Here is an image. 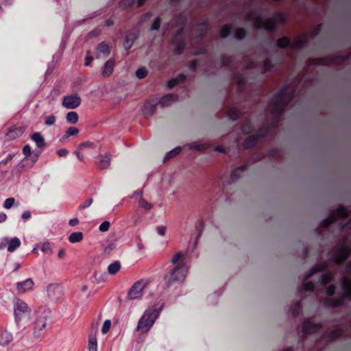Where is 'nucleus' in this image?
<instances>
[{"label":"nucleus","instance_id":"6","mask_svg":"<svg viewBox=\"0 0 351 351\" xmlns=\"http://www.w3.org/2000/svg\"><path fill=\"white\" fill-rule=\"evenodd\" d=\"M147 285V281L145 280H140L136 282L132 286L128 292L129 300H134L141 298L143 295V291Z\"/></svg>","mask_w":351,"mask_h":351},{"label":"nucleus","instance_id":"27","mask_svg":"<svg viewBox=\"0 0 351 351\" xmlns=\"http://www.w3.org/2000/svg\"><path fill=\"white\" fill-rule=\"evenodd\" d=\"M160 23H161V19L159 17L155 18L150 25L149 30H151V31L159 30Z\"/></svg>","mask_w":351,"mask_h":351},{"label":"nucleus","instance_id":"4","mask_svg":"<svg viewBox=\"0 0 351 351\" xmlns=\"http://www.w3.org/2000/svg\"><path fill=\"white\" fill-rule=\"evenodd\" d=\"M14 313L16 322L25 321L30 315V309L25 302L17 300L14 304Z\"/></svg>","mask_w":351,"mask_h":351},{"label":"nucleus","instance_id":"31","mask_svg":"<svg viewBox=\"0 0 351 351\" xmlns=\"http://www.w3.org/2000/svg\"><path fill=\"white\" fill-rule=\"evenodd\" d=\"M79 133V130L74 127H71L68 128L66 131V138L69 136H75Z\"/></svg>","mask_w":351,"mask_h":351},{"label":"nucleus","instance_id":"47","mask_svg":"<svg viewBox=\"0 0 351 351\" xmlns=\"http://www.w3.org/2000/svg\"><path fill=\"white\" fill-rule=\"evenodd\" d=\"M92 203H93V199L90 198V199H87L86 204L85 205L82 206L80 208L82 209L86 208L90 206L92 204Z\"/></svg>","mask_w":351,"mask_h":351},{"label":"nucleus","instance_id":"5","mask_svg":"<svg viewBox=\"0 0 351 351\" xmlns=\"http://www.w3.org/2000/svg\"><path fill=\"white\" fill-rule=\"evenodd\" d=\"M289 97L287 95H280L274 97L272 99L271 112L274 117L281 114L284 106L289 102Z\"/></svg>","mask_w":351,"mask_h":351},{"label":"nucleus","instance_id":"14","mask_svg":"<svg viewBox=\"0 0 351 351\" xmlns=\"http://www.w3.org/2000/svg\"><path fill=\"white\" fill-rule=\"evenodd\" d=\"M137 39V36L135 34H128L125 36L124 47L126 49H130Z\"/></svg>","mask_w":351,"mask_h":351},{"label":"nucleus","instance_id":"24","mask_svg":"<svg viewBox=\"0 0 351 351\" xmlns=\"http://www.w3.org/2000/svg\"><path fill=\"white\" fill-rule=\"evenodd\" d=\"M99 161L102 168L106 169L110 165V158L108 155H102L99 156Z\"/></svg>","mask_w":351,"mask_h":351},{"label":"nucleus","instance_id":"17","mask_svg":"<svg viewBox=\"0 0 351 351\" xmlns=\"http://www.w3.org/2000/svg\"><path fill=\"white\" fill-rule=\"evenodd\" d=\"M32 140L36 143L38 147H43L45 145V139L40 133L36 132L32 136Z\"/></svg>","mask_w":351,"mask_h":351},{"label":"nucleus","instance_id":"12","mask_svg":"<svg viewBox=\"0 0 351 351\" xmlns=\"http://www.w3.org/2000/svg\"><path fill=\"white\" fill-rule=\"evenodd\" d=\"M115 62L114 60L110 58L106 61L101 70V75L104 77L110 76L114 71Z\"/></svg>","mask_w":351,"mask_h":351},{"label":"nucleus","instance_id":"50","mask_svg":"<svg viewBox=\"0 0 351 351\" xmlns=\"http://www.w3.org/2000/svg\"><path fill=\"white\" fill-rule=\"evenodd\" d=\"M49 249V243H43L41 246V251L45 252Z\"/></svg>","mask_w":351,"mask_h":351},{"label":"nucleus","instance_id":"2","mask_svg":"<svg viewBox=\"0 0 351 351\" xmlns=\"http://www.w3.org/2000/svg\"><path fill=\"white\" fill-rule=\"evenodd\" d=\"M285 22V17L281 13L273 15L271 17L263 21L260 16L255 15L254 20V25L256 29H271L276 25L282 24Z\"/></svg>","mask_w":351,"mask_h":351},{"label":"nucleus","instance_id":"11","mask_svg":"<svg viewBox=\"0 0 351 351\" xmlns=\"http://www.w3.org/2000/svg\"><path fill=\"white\" fill-rule=\"evenodd\" d=\"M34 286V282L32 279L28 278L24 281L19 282L16 284V289L19 293H24L27 291H31Z\"/></svg>","mask_w":351,"mask_h":351},{"label":"nucleus","instance_id":"30","mask_svg":"<svg viewBox=\"0 0 351 351\" xmlns=\"http://www.w3.org/2000/svg\"><path fill=\"white\" fill-rule=\"evenodd\" d=\"M231 27L230 25H224L220 31V36L221 38L227 37L230 33Z\"/></svg>","mask_w":351,"mask_h":351},{"label":"nucleus","instance_id":"44","mask_svg":"<svg viewBox=\"0 0 351 351\" xmlns=\"http://www.w3.org/2000/svg\"><path fill=\"white\" fill-rule=\"evenodd\" d=\"M303 287L306 291H311V290L313 289L314 286H313V284H312L311 282H309V283L304 285Z\"/></svg>","mask_w":351,"mask_h":351},{"label":"nucleus","instance_id":"61","mask_svg":"<svg viewBox=\"0 0 351 351\" xmlns=\"http://www.w3.org/2000/svg\"><path fill=\"white\" fill-rule=\"evenodd\" d=\"M2 162H3V163H5H5L7 162V160H5L2 161Z\"/></svg>","mask_w":351,"mask_h":351},{"label":"nucleus","instance_id":"41","mask_svg":"<svg viewBox=\"0 0 351 351\" xmlns=\"http://www.w3.org/2000/svg\"><path fill=\"white\" fill-rule=\"evenodd\" d=\"M156 231H157V233L160 235V236H163L165 235V232H166V227L164 226H158L157 228H156Z\"/></svg>","mask_w":351,"mask_h":351},{"label":"nucleus","instance_id":"53","mask_svg":"<svg viewBox=\"0 0 351 351\" xmlns=\"http://www.w3.org/2000/svg\"><path fill=\"white\" fill-rule=\"evenodd\" d=\"M65 256V252L64 250H60L59 252H58V256L60 258H62Z\"/></svg>","mask_w":351,"mask_h":351},{"label":"nucleus","instance_id":"21","mask_svg":"<svg viewBox=\"0 0 351 351\" xmlns=\"http://www.w3.org/2000/svg\"><path fill=\"white\" fill-rule=\"evenodd\" d=\"M121 265L119 262L114 261V263L108 265V271L110 274H114L119 271Z\"/></svg>","mask_w":351,"mask_h":351},{"label":"nucleus","instance_id":"16","mask_svg":"<svg viewBox=\"0 0 351 351\" xmlns=\"http://www.w3.org/2000/svg\"><path fill=\"white\" fill-rule=\"evenodd\" d=\"M349 253L350 250L348 248H343L339 250L335 257V261L338 263L344 261L348 257Z\"/></svg>","mask_w":351,"mask_h":351},{"label":"nucleus","instance_id":"37","mask_svg":"<svg viewBox=\"0 0 351 351\" xmlns=\"http://www.w3.org/2000/svg\"><path fill=\"white\" fill-rule=\"evenodd\" d=\"M180 82V80L178 77L173 78L169 80L167 82V86L169 88H172L176 86Z\"/></svg>","mask_w":351,"mask_h":351},{"label":"nucleus","instance_id":"26","mask_svg":"<svg viewBox=\"0 0 351 351\" xmlns=\"http://www.w3.org/2000/svg\"><path fill=\"white\" fill-rule=\"evenodd\" d=\"M188 147L190 149L193 151H200L204 150L206 148V145L204 144H197L196 143H191L188 145Z\"/></svg>","mask_w":351,"mask_h":351},{"label":"nucleus","instance_id":"42","mask_svg":"<svg viewBox=\"0 0 351 351\" xmlns=\"http://www.w3.org/2000/svg\"><path fill=\"white\" fill-rule=\"evenodd\" d=\"M23 152L24 154L26 155L27 157L29 156L32 154L30 146L28 145H25L23 149Z\"/></svg>","mask_w":351,"mask_h":351},{"label":"nucleus","instance_id":"59","mask_svg":"<svg viewBox=\"0 0 351 351\" xmlns=\"http://www.w3.org/2000/svg\"><path fill=\"white\" fill-rule=\"evenodd\" d=\"M215 149L217 150V151H221V150L219 147H215Z\"/></svg>","mask_w":351,"mask_h":351},{"label":"nucleus","instance_id":"54","mask_svg":"<svg viewBox=\"0 0 351 351\" xmlns=\"http://www.w3.org/2000/svg\"><path fill=\"white\" fill-rule=\"evenodd\" d=\"M92 60H93V58H90H90H86V62H85V65H86V66L89 65V64H90V62L92 61Z\"/></svg>","mask_w":351,"mask_h":351},{"label":"nucleus","instance_id":"46","mask_svg":"<svg viewBox=\"0 0 351 351\" xmlns=\"http://www.w3.org/2000/svg\"><path fill=\"white\" fill-rule=\"evenodd\" d=\"M68 154V152L66 149H61L58 151V154L60 156H65Z\"/></svg>","mask_w":351,"mask_h":351},{"label":"nucleus","instance_id":"63","mask_svg":"<svg viewBox=\"0 0 351 351\" xmlns=\"http://www.w3.org/2000/svg\"><path fill=\"white\" fill-rule=\"evenodd\" d=\"M113 247V245H110V248L112 249Z\"/></svg>","mask_w":351,"mask_h":351},{"label":"nucleus","instance_id":"55","mask_svg":"<svg viewBox=\"0 0 351 351\" xmlns=\"http://www.w3.org/2000/svg\"><path fill=\"white\" fill-rule=\"evenodd\" d=\"M76 155H77V157L80 159V160H83L84 157L82 155H81L79 152H76Z\"/></svg>","mask_w":351,"mask_h":351},{"label":"nucleus","instance_id":"52","mask_svg":"<svg viewBox=\"0 0 351 351\" xmlns=\"http://www.w3.org/2000/svg\"><path fill=\"white\" fill-rule=\"evenodd\" d=\"M7 218V215L3 213H0V223L5 221Z\"/></svg>","mask_w":351,"mask_h":351},{"label":"nucleus","instance_id":"58","mask_svg":"<svg viewBox=\"0 0 351 351\" xmlns=\"http://www.w3.org/2000/svg\"><path fill=\"white\" fill-rule=\"evenodd\" d=\"M38 247H36L33 249V252H35V253H37L38 252Z\"/></svg>","mask_w":351,"mask_h":351},{"label":"nucleus","instance_id":"62","mask_svg":"<svg viewBox=\"0 0 351 351\" xmlns=\"http://www.w3.org/2000/svg\"><path fill=\"white\" fill-rule=\"evenodd\" d=\"M332 221H333V219H331L327 224L330 223Z\"/></svg>","mask_w":351,"mask_h":351},{"label":"nucleus","instance_id":"60","mask_svg":"<svg viewBox=\"0 0 351 351\" xmlns=\"http://www.w3.org/2000/svg\"><path fill=\"white\" fill-rule=\"evenodd\" d=\"M238 81H239V83H243V82L241 80V78H239V79L238 80Z\"/></svg>","mask_w":351,"mask_h":351},{"label":"nucleus","instance_id":"23","mask_svg":"<svg viewBox=\"0 0 351 351\" xmlns=\"http://www.w3.org/2000/svg\"><path fill=\"white\" fill-rule=\"evenodd\" d=\"M175 99H176V97H174V95H167L163 96L162 97H161L159 99V101L158 102V104H160V105H162V106H165L167 104H168L169 101H173Z\"/></svg>","mask_w":351,"mask_h":351},{"label":"nucleus","instance_id":"48","mask_svg":"<svg viewBox=\"0 0 351 351\" xmlns=\"http://www.w3.org/2000/svg\"><path fill=\"white\" fill-rule=\"evenodd\" d=\"M338 213L341 217H346L347 215L346 210L341 208L338 210Z\"/></svg>","mask_w":351,"mask_h":351},{"label":"nucleus","instance_id":"56","mask_svg":"<svg viewBox=\"0 0 351 351\" xmlns=\"http://www.w3.org/2000/svg\"><path fill=\"white\" fill-rule=\"evenodd\" d=\"M106 23L107 26H110V25H112V24H113V22L111 20H108Z\"/></svg>","mask_w":351,"mask_h":351},{"label":"nucleus","instance_id":"20","mask_svg":"<svg viewBox=\"0 0 351 351\" xmlns=\"http://www.w3.org/2000/svg\"><path fill=\"white\" fill-rule=\"evenodd\" d=\"M83 238L82 232H73L69 237V240L71 243H77L82 241Z\"/></svg>","mask_w":351,"mask_h":351},{"label":"nucleus","instance_id":"8","mask_svg":"<svg viewBox=\"0 0 351 351\" xmlns=\"http://www.w3.org/2000/svg\"><path fill=\"white\" fill-rule=\"evenodd\" d=\"M21 240L17 237H13L10 239L5 238L0 243V250L4 249L7 246V250L9 252H13L21 246Z\"/></svg>","mask_w":351,"mask_h":351},{"label":"nucleus","instance_id":"35","mask_svg":"<svg viewBox=\"0 0 351 351\" xmlns=\"http://www.w3.org/2000/svg\"><path fill=\"white\" fill-rule=\"evenodd\" d=\"M55 122H56L55 116L49 115L46 117L45 123V125L50 126V125H53L55 123Z\"/></svg>","mask_w":351,"mask_h":351},{"label":"nucleus","instance_id":"33","mask_svg":"<svg viewBox=\"0 0 351 351\" xmlns=\"http://www.w3.org/2000/svg\"><path fill=\"white\" fill-rule=\"evenodd\" d=\"M110 226V223L108 221H104L100 224L99 230L101 232H106L109 230Z\"/></svg>","mask_w":351,"mask_h":351},{"label":"nucleus","instance_id":"43","mask_svg":"<svg viewBox=\"0 0 351 351\" xmlns=\"http://www.w3.org/2000/svg\"><path fill=\"white\" fill-rule=\"evenodd\" d=\"M335 287L333 286V285H330L327 289H326V293L328 295H331L334 293L335 292Z\"/></svg>","mask_w":351,"mask_h":351},{"label":"nucleus","instance_id":"51","mask_svg":"<svg viewBox=\"0 0 351 351\" xmlns=\"http://www.w3.org/2000/svg\"><path fill=\"white\" fill-rule=\"evenodd\" d=\"M30 216H31V213H30V212H29V211H25V212H24V213L22 214V217H23V219H28V218H29V217H30Z\"/></svg>","mask_w":351,"mask_h":351},{"label":"nucleus","instance_id":"49","mask_svg":"<svg viewBox=\"0 0 351 351\" xmlns=\"http://www.w3.org/2000/svg\"><path fill=\"white\" fill-rule=\"evenodd\" d=\"M99 34L100 31L99 29H94L89 34V36H97Z\"/></svg>","mask_w":351,"mask_h":351},{"label":"nucleus","instance_id":"57","mask_svg":"<svg viewBox=\"0 0 351 351\" xmlns=\"http://www.w3.org/2000/svg\"><path fill=\"white\" fill-rule=\"evenodd\" d=\"M146 0H138V5L141 6Z\"/></svg>","mask_w":351,"mask_h":351},{"label":"nucleus","instance_id":"40","mask_svg":"<svg viewBox=\"0 0 351 351\" xmlns=\"http://www.w3.org/2000/svg\"><path fill=\"white\" fill-rule=\"evenodd\" d=\"M155 106H156L155 105H152L149 108H146L145 110V113L146 114H149L150 116L153 115V114L154 113V111H155Z\"/></svg>","mask_w":351,"mask_h":351},{"label":"nucleus","instance_id":"34","mask_svg":"<svg viewBox=\"0 0 351 351\" xmlns=\"http://www.w3.org/2000/svg\"><path fill=\"white\" fill-rule=\"evenodd\" d=\"M182 257H183V254H182L181 252H178L176 253V254L173 256V257H172V258H171V263L172 264H174V265H175V264H176V263H177V262H178L179 260H180Z\"/></svg>","mask_w":351,"mask_h":351},{"label":"nucleus","instance_id":"3","mask_svg":"<svg viewBox=\"0 0 351 351\" xmlns=\"http://www.w3.org/2000/svg\"><path fill=\"white\" fill-rule=\"evenodd\" d=\"M188 271V267L185 263H180L172 269L169 272V276L167 280V285H171L176 282H181L184 281Z\"/></svg>","mask_w":351,"mask_h":351},{"label":"nucleus","instance_id":"15","mask_svg":"<svg viewBox=\"0 0 351 351\" xmlns=\"http://www.w3.org/2000/svg\"><path fill=\"white\" fill-rule=\"evenodd\" d=\"M136 195L138 197V203L141 208L145 210H149L152 208V204L143 197L142 192L138 193Z\"/></svg>","mask_w":351,"mask_h":351},{"label":"nucleus","instance_id":"25","mask_svg":"<svg viewBox=\"0 0 351 351\" xmlns=\"http://www.w3.org/2000/svg\"><path fill=\"white\" fill-rule=\"evenodd\" d=\"M180 151H181V148L180 147H175L174 149L168 152L165 154V156L164 157V160H169L170 158H171L173 157V156H176V155L178 154L180 152Z\"/></svg>","mask_w":351,"mask_h":351},{"label":"nucleus","instance_id":"32","mask_svg":"<svg viewBox=\"0 0 351 351\" xmlns=\"http://www.w3.org/2000/svg\"><path fill=\"white\" fill-rule=\"evenodd\" d=\"M111 326V322L110 319H106L104 321L103 326L101 328V332L104 334H106L108 332Z\"/></svg>","mask_w":351,"mask_h":351},{"label":"nucleus","instance_id":"29","mask_svg":"<svg viewBox=\"0 0 351 351\" xmlns=\"http://www.w3.org/2000/svg\"><path fill=\"white\" fill-rule=\"evenodd\" d=\"M147 74L148 71L145 68H140L136 71V75L138 79H143L145 77Z\"/></svg>","mask_w":351,"mask_h":351},{"label":"nucleus","instance_id":"38","mask_svg":"<svg viewBox=\"0 0 351 351\" xmlns=\"http://www.w3.org/2000/svg\"><path fill=\"white\" fill-rule=\"evenodd\" d=\"M245 32L243 29L239 28L237 29L236 33H235V37L237 39L243 38L245 36Z\"/></svg>","mask_w":351,"mask_h":351},{"label":"nucleus","instance_id":"36","mask_svg":"<svg viewBox=\"0 0 351 351\" xmlns=\"http://www.w3.org/2000/svg\"><path fill=\"white\" fill-rule=\"evenodd\" d=\"M14 202L15 200L12 197L6 199L3 205L4 208L6 209L10 208L14 205Z\"/></svg>","mask_w":351,"mask_h":351},{"label":"nucleus","instance_id":"10","mask_svg":"<svg viewBox=\"0 0 351 351\" xmlns=\"http://www.w3.org/2000/svg\"><path fill=\"white\" fill-rule=\"evenodd\" d=\"M110 54V47L106 43H99L96 48V58L105 59Z\"/></svg>","mask_w":351,"mask_h":351},{"label":"nucleus","instance_id":"22","mask_svg":"<svg viewBox=\"0 0 351 351\" xmlns=\"http://www.w3.org/2000/svg\"><path fill=\"white\" fill-rule=\"evenodd\" d=\"M66 120L70 123H76L78 121V115L77 112L74 111L68 112L66 115Z\"/></svg>","mask_w":351,"mask_h":351},{"label":"nucleus","instance_id":"18","mask_svg":"<svg viewBox=\"0 0 351 351\" xmlns=\"http://www.w3.org/2000/svg\"><path fill=\"white\" fill-rule=\"evenodd\" d=\"M343 297L351 299V282L345 280L343 283Z\"/></svg>","mask_w":351,"mask_h":351},{"label":"nucleus","instance_id":"7","mask_svg":"<svg viewBox=\"0 0 351 351\" xmlns=\"http://www.w3.org/2000/svg\"><path fill=\"white\" fill-rule=\"evenodd\" d=\"M81 98L77 94H72L63 97L62 105L67 109H75L80 106Z\"/></svg>","mask_w":351,"mask_h":351},{"label":"nucleus","instance_id":"19","mask_svg":"<svg viewBox=\"0 0 351 351\" xmlns=\"http://www.w3.org/2000/svg\"><path fill=\"white\" fill-rule=\"evenodd\" d=\"M291 41L287 37L280 38L276 42L277 46L280 48H285L287 47H291Z\"/></svg>","mask_w":351,"mask_h":351},{"label":"nucleus","instance_id":"45","mask_svg":"<svg viewBox=\"0 0 351 351\" xmlns=\"http://www.w3.org/2000/svg\"><path fill=\"white\" fill-rule=\"evenodd\" d=\"M69 223L71 226H74L79 223V220L77 218H73L69 220Z\"/></svg>","mask_w":351,"mask_h":351},{"label":"nucleus","instance_id":"13","mask_svg":"<svg viewBox=\"0 0 351 351\" xmlns=\"http://www.w3.org/2000/svg\"><path fill=\"white\" fill-rule=\"evenodd\" d=\"M306 43V38L304 36H300L298 38H294L291 40V48H292L293 49H299L301 47H302L303 46H304Z\"/></svg>","mask_w":351,"mask_h":351},{"label":"nucleus","instance_id":"39","mask_svg":"<svg viewBox=\"0 0 351 351\" xmlns=\"http://www.w3.org/2000/svg\"><path fill=\"white\" fill-rule=\"evenodd\" d=\"M184 49V44L182 42H180L179 43H178L176 48L174 49V51H175V53L179 54L182 52Z\"/></svg>","mask_w":351,"mask_h":351},{"label":"nucleus","instance_id":"28","mask_svg":"<svg viewBox=\"0 0 351 351\" xmlns=\"http://www.w3.org/2000/svg\"><path fill=\"white\" fill-rule=\"evenodd\" d=\"M88 351H97V341L95 337L89 339Z\"/></svg>","mask_w":351,"mask_h":351},{"label":"nucleus","instance_id":"1","mask_svg":"<svg viewBox=\"0 0 351 351\" xmlns=\"http://www.w3.org/2000/svg\"><path fill=\"white\" fill-rule=\"evenodd\" d=\"M160 310V308H149L147 309L138 322L136 330L141 334L147 333L158 317Z\"/></svg>","mask_w":351,"mask_h":351},{"label":"nucleus","instance_id":"9","mask_svg":"<svg viewBox=\"0 0 351 351\" xmlns=\"http://www.w3.org/2000/svg\"><path fill=\"white\" fill-rule=\"evenodd\" d=\"M34 329L36 332L40 333L47 326L46 317L40 313H34L33 315Z\"/></svg>","mask_w":351,"mask_h":351},{"label":"nucleus","instance_id":"64","mask_svg":"<svg viewBox=\"0 0 351 351\" xmlns=\"http://www.w3.org/2000/svg\"><path fill=\"white\" fill-rule=\"evenodd\" d=\"M304 330H306V326H305L304 328Z\"/></svg>","mask_w":351,"mask_h":351}]
</instances>
